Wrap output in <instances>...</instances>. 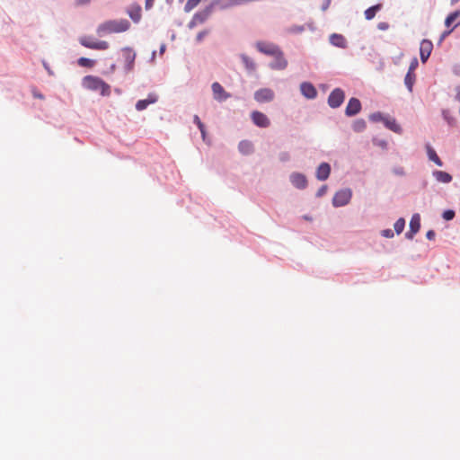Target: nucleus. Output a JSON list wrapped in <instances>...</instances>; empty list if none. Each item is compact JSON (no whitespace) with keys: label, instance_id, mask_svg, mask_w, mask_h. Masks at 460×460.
Here are the masks:
<instances>
[{"label":"nucleus","instance_id":"obj_2","mask_svg":"<svg viewBox=\"0 0 460 460\" xmlns=\"http://www.w3.org/2000/svg\"><path fill=\"white\" fill-rule=\"evenodd\" d=\"M120 51L124 60V73L128 74L132 72L135 67L137 53L133 48L128 46L122 48Z\"/></svg>","mask_w":460,"mask_h":460},{"label":"nucleus","instance_id":"obj_41","mask_svg":"<svg viewBox=\"0 0 460 460\" xmlns=\"http://www.w3.org/2000/svg\"><path fill=\"white\" fill-rule=\"evenodd\" d=\"M231 3H232V0H218V2L217 3V5H218L221 10H225V9L234 6V4H230Z\"/></svg>","mask_w":460,"mask_h":460},{"label":"nucleus","instance_id":"obj_37","mask_svg":"<svg viewBox=\"0 0 460 460\" xmlns=\"http://www.w3.org/2000/svg\"><path fill=\"white\" fill-rule=\"evenodd\" d=\"M442 218L445 220V221H451L455 218L456 217V211L454 209H451V208H447V209H445L443 212H442V215H441Z\"/></svg>","mask_w":460,"mask_h":460},{"label":"nucleus","instance_id":"obj_26","mask_svg":"<svg viewBox=\"0 0 460 460\" xmlns=\"http://www.w3.org/2000/svg\"><path fill=\"white\" fill-rule=\"evenodd\" d=\"M415 81H416V74L407 71V73L404 76V84L410 93H412V91H413V85L415 84Z\"/></svg>","mask_w":460,"mask_h":460},{"label":"nucleus","instance_id":"obj_14","mask_svg":"<svg viewBox=\"0 0 460 460\" xmlns=\"http://www.w3.org/2000/svg\"><path fill=\"white\" fill-rule=\"evenodd\" d=\"M274 60L269 64V66L272 70H283L287 68L288 63L284 57L283 51L280 49L278 54L272 56Z\"/></svg>","mask_w":460,"mask_h":460},{"label":"nucleus","instance_id":"obj_54","mask_svg":"<svg viewBox=\"0 0 460 460\" xmlns=\"http://www.w3.org/2000/svg\"><path fill=\"white\" fill-rule=\"evenodd\" d=\"M32 95H33L34 98H37V99H40V100H43L45 98V96L41 93H40V92H38L36 90L32 91Z\"/></svg>","mask_w":460,"mask_h":460},{"label":"nucleus","instance_id":"obj_35","mask_svg":"<svg viewBox=\"0 0 460 460\" xmlns=\"http://www.w3.org/2000/svg\"><path fill=\"white\" fill-rule=\"evenodd\" d=\"M372 143L375 146L381 147L383 150H387L388 142L385 139H381L376 137L372 138Z\"/></svg>","mask_w":460,"mask_h":460},{"label":"nucleus","instance_id":"obj_16","mask_svg":"<svg viewBox=\"0 0 460 460\" xmlns=\"http://www.w3.org/2000/svg\"><path fill=\"white\" fill-rule=\"evenodd\" d=\"M159 97L155 93H149L146 99L138 100L136 102L135 108L137 111H145L150 104L156 103Z\"/></svg>","mask_w":460,"mask_h":460},{"label":"nucleus","instance_id":"obj_6","mask_svg":"<svg viewBox=\"0 0 460 460\" xmlns=\"http://www.w3.org/2000/svg\"><path fill=\"white\" fill-rule=\"evenodd\" d=\"M217 2L218 0H211V2L208 5H206L202 10L196 12L193 14L192 18L199 24L204 23L212 14L215 6H217Z\"/></svg>","mask_w":460,"mask_h":460},{"label":"nucleus","instance_id":"obj_43","mask_svg":"<svg viewBox=\"0 0 460 460\" xmlns=\"http://www.w3.org/2000/svg\"><path fill=\"white\" fill-rule=\"evenodd\" d=\"M380 234H381V236H383L385 238L390 239V238H393L394 236V231H393L390 228H386V229H383L380 232Z\"/></svg>","mask_w":460,"mask_h":460},{"label":"nucleus","instance_id":"obj_27","mask_svg":"<svg viewBox=\"0 0 460 460\" xmlns=\"http://www.w3.org/2000/svg\"><path fill=\"white\" fill-rule=\"evenodd\" d=\"M433 43L430 40L424 39L420 42V53L431 55Z\"/></svg>","mask_w":460,"mask_h":460},{"label":"nucleus","instance_id":"obj_53","mask_svg":"<svg viewBox=\"0 0 460 460\" xmlns=\"http://www.w3.org/2000/svg\"><path fill=\"white\" fill-rule=\"evenodd\" d=\"M430 55L429 54H422V53H420V61L422 64H425L427 63V61L429 60Z\"/></svg>","mask_w":460,"mask_h":460},{"label":"nucleus","instance_id":"obj_4","mask_svg":"<svg viewBox=\"0 0 460 460\" xmlns=\"http://www.w3.org/2000/svg\"><path fill=\"white\" fill-rule=\"evenodd\" d=\"M345 92L340 87L334 88L327 98V103L332 109L340 108L345 101Z\"/></svg>","mask_w":460,"mask_h":460},{"label":"nucleus","instance_id":"obj_45","mask_svg":"<svg viewBox=\"0 0 460 460\" xmlns=\"http://www.w3.org/2000/svg\"><path fill=\"white\" fill-rule=\"evenodd\" d=\"M209 33V30H203L199 31L196 36V42L199 43L203 40V39Z\"/></svg>","mask_w":460,"mask_h":460},{"label":"nucleus","instance_id":"obj_21","mask_svg":"<svg viewBox=\"0 0 460 460\" xmlns=\"http://www.w3.org/2000/svg\"><path fill=\"white\" fill-rule=\"evenodd\" d=\"M425 148H426V152H427L429 160L433 162L438 166L442 167L444 164H443L442 160L439 158V156L438 155L436 150L431 146V145L429 143H427L425 145Z\"/></svg>","mask_w":460,"mask_h":460},{"label":"nucleus","instance_id":"obj_28","mask_svg":"<svg viewBox=\"0 0 460 460\" xmlns=\"http://www.w3.org/2000/svg\"><path fill=\"white\" fill-rule=\"evenodd\" d=\"M420 226V215L419 213H414L410 220L409 228L419 233Z\"/></svg>","mask_w":460,"mask_h":460},{"label":"nucleus","instance_id":"obj_13","mask_svg":"<svg viewBox=\"0 0 460 460\" xmlns=\"http://www.w3.org/2000/svg\"><path fill=\"white\" fill-rule=\"evenodd\" d=\"M102 78L95 75H85L82 79V86L91 91H98L102 83Z\"/></svg>","mask_w":460,"mask_h":460},{"label":"nucleus","instance_id":"obj_64","mask_svg":"<svg viewBox=\"0 0 460 460\" xmlns=\"http://www.w3.org/2000/svg\"><path fill=\"white\" fill-rule=\"evenodd\" d=\"M456 99L460 102V86H458L456 88Z\"/></svg>","mask_w":460,"mask_h":460},{"label":"nucleus","instance_id":"obj_55","mask_svg":"<svg viewBox=\"0 0 460 460\" xmlns=\"http://www.w3.org/2000/svg\"><path fill=\"white\" fill-rule=\"evenodd\" d=\"M394 172L397 175L403 176L405 174L402 167H396L394 169Z\"/></svg>","mask_w":460,"mask_h":460},{"label":"nucleus","instance_id":"obj_46","mask_svg":"<svg viewBox=\"0 0 460 460\" xmlns=\"http://www.w3.org/2000/svg\"><path fill=\"white\" fill-rule=\"evenodd\" d=\"M279 161L282 163L288 162L290 160V155L288 152H280L279 155Z\"/></svg>","mask_w":460,"mask_h":460},{"label":"nucleus","instance_id":"obj_44","mask_svg":"<svg viewBox=\"0 0 460 460\" xmlns=\"http://www.w3.org/2000/svg\"><path fill=\"white\" fill-rule=\"evenodd\" d=\"M419 66V61L417 58H413L410 63L408 72L415 73L416 68Z\"/></svg>","mask_w":460,"mask_h":460},{"label":"nucleus","instance_id":"obj_18","mask_svg":"<svg viewBox=\"0 0 460 460\" xmlns=\"http://www.w3.org/2000/svg\"><path fill=\"white\" fill-rule=\"evenodd\" d=\"M331 172V164L327 162H323L316 168L315 177L318 181H324L330 177Z\"/></svg>","mask_w":460,"mask_h":460},{"label":"nucleus","instance_id":"obj_40","mask_svg":"<svg viewBox=\"0 0 460 460\" xmlns=\"http://www.w3.org/2000/svg\"><path fill=\"white\" fill-rule=\"evenodd\" d=\"M456 27H457V24H455V25H454L453 27H451V28H447V30H446V31H444L442 32V34L440 35V38H439L438 42V45H440V44L443 42V40H444L447 36H449V35L452 33V31H453Z\"/></svg>","mask_w":460,"mask_h":460},{"label":"nucleus","instance_id":"obj_47","mask_svg":"<svg viewBox=\"0 0 460 460\" xmlns=\"http://www.w3.org/2000/svg\"><path fill=\"white\" fill-rule=\"evenodd\" d=\"M327 189H328L327 185H325V184H324V185H322V186L318 189V190L316 191V193H315V197H316V198H322L323 196H324V195H325V193H326V191H327Z\"/></svg>","mask_w":460,"mask_h":460},{"label":"nucleus","instance_id":"obj_60","mask_svg":"<svg viewBox=\"0 0 460 460\" xmlns=\"http://www.w3.org/2000/svg\"><path fill=\"white\" fill-rule=\"evenodd\" d=\"M247 4V0H232V3L230 4H234V5H241V4Z\"/></svg>","mask_w":460,"mask_h":460},{"label":"nucleus","instance_id":"obj_38","mask_svg":"<svg viewBox=\"0 0 460 460\" xmlns=\"http://www.w3.org/2000/svg\"><path fill=\"white\" fill-rule=\"evenodd\" d=\"M201 0H188L184 5V12L190 13L192 9H194Z\"/></svg>","mask_w":460,"mask_h":460},{"label":"nucleus","instance_id":"obj_39","mask_svg":"<svg viewBox=\"0 0 460 460\" xmlns=\"http://www.w3.org/2000/svg\"><path fill=\"white\" fill-rule=\"evenodd\" d=\"M305 30V25L303 24V25H292L289 29H288V32L290 33H293V34H300L302 32H304Z\"/></svg>","mask_w":460,"mask_h":460},{"label":"nucleus","instance_id":"obj_20","mask_svg":"<svg viewBox=\"0 0 460 460\" xmlns=\"http://www.w3.org/2000/svg\"><path fill=\"white\" fill-rule=\"evenodd\" d=\"M329 41L334 47H337L340 49L348 48V41L342 34H340V33L331 34L330 38H329Z\"/></svg>","mask_w":460,"mask_h":460},{"label":"nucleus","instance_id":"obj_30","mask_svg":"<svg viewBox=\"0 0 460 460\" xmlns=\"http://www.w3.org/2000/svg\"><path fill=\"white\" fill-rule=\"evenodd\" d=\"M460 16V10H455L454 12L450 13L445 19V26L447 28H451L454 25H452L456 20Z\"/></svg>","mask_w":460,"mask_h":460},{"label":"nucleus","instance_id":"obj_36","mask_svg":"<svg viewBox=\"0 0 460 460\" xmlns=\"http://www.w3.org/2000/svg\"><path fill=\"white\" fill-rule=\"evenodd\" d=\"M102 96H109L111 94V86L105 81L102 80L99 90Z\"/></svg>","mask_w":460,"mask_h":460},{"label":"nucleus","instance_id":"obj_7","mask_svg":"<svg viewBox=\"0 0 460 460\" xmlns=\"http://www.w3.org/2000/svg\"><path fill=\"white\" fill-rule=\"evenodd\" d=\"M275 93L270 88H260L254 92L253 98L259 103L270 102L274 100Z\"/></svg>","mask_w":460,"mask_h":460},{"label":"nucleus","instance_id":"obj_15","mask_svg":"<svg viewBox=\"0 0 460 460\" xmlns=\"http://www.w3.org/2000/svg\"><path fill=\"white\" fill-rule=\"evenodd\" d=\"M301 94L307 100H314L317 97L318 92L311 82H303L300 84Z\"/></svg>","mask_w":460,"mask_h":460},{"label":"nucleus","instance_id":"obj_57","mask_svg":"<svg viewBox=\"0 0 460 460\" xmlns=\"http://www.w3.org/2000/svg\"><path fill=\"white\" fill-rule=\"evenodd\" d=\"M198 24H199V23H198V22H196L193 18H191V20L189 22V23H188V25H187V26H188V28H189L190 30H192V29H194Z\"/></svg>","mask_w":460,"mask_h":460},{"label":"nucleus","instance_id":"obj_49","mask_svg":"<svg viewBox=\"0 0 460 460\" xmlns=\"http://www.w3.org/2000/svg\"><path fill=\"white\" fill-rule=\"evenodd\" d=\"M390 27L389 23L386 22H380L378 24H377V29L380 30V31H386L388 30Z\"/></svg>","mask_w":460,"mask_h":460},{"label":"nucleus","instance_id":"obj_23","mask_svg":"<svg viewBox=\"0 0 460 460\" xmlns=\"http://www.w3.org/2000/svg\"><path fill=\"white\" fill-rule=\"evenodd\" d=\"M238 150L241 154L248 155L253 153L254 147L250 140H241L238 144Z\"/></svg>","mask_w":460,"mask_h":460},{"label":"nucleus","instance_id":"obj_1","mask_svg":"<svg viewBox=\"0 0 460 460\" xmlns=\"http://www.w3.org/2000/svg\"><path fill=\"white\" fill-rule=\"evenodd\" d=\"M131 24L127 19L109 20L97 27L98 35L103 33H121L129 30Z\"/></svg>","mask_w":460,"mask_h":460},{"label":"nucleus","instance_id":"obj_8","mask_svg":"<svg viewBox=\"0 0 460 460\" xmlns=\"http://www.w3.org/2000/svg\"><path fill=\"white\" fill-rule=\"evenodd\" d=\"M289 181L293 187L300 190L306 189L308 186L306 176L304 173L298 172L290 173Z\"/></svg>","mask_w":460,"mask_h":460},{"label":"nucleus","instance_id":"obj_11","mask_svg":"<svg viewBox=\"0 0 460 460\" xmlns=\"http://www.w3.org/2000/svg\"><path fill=\"white\" fill-rule=\"evenodd\" d=\"M251 119L255 126L261 128H266L270 125V120L267 115L259 111H252Z\"/></svg>","mask_w":460,"mask_h":460},{"label":"nucleus","instance_id":"obj_58","mask_svg":"<svg viewBox=\"0 0 460 460\" xmlns=\"http://www.w3.org/2000/svg\"><path fill=\"white\" fill-rule=\"evenodd\" d=\"M155 3V0H146L145 2V8L146 10H149L153 7Z\"/></svg>","mask_w":460,"mask_h":460},{"label":"nucleus","instance_id":"obj_29","mask_svg":"<svg viewBox=\"0 0 460 460\" xmlns=\"http://www.w3.org/2000/svg\"><path fill=\"white\" fill-rule=\"evenodd\" d=\"M367 128V123L364 119H357L353 121L351 128L356 133L363 132Z\"/></svg>","mask_w":460,"mask_h":460},{"label":"nucleus","instance_id":"obj_22","mask_svg":"<svg viewBox=\"0 0 460 460\" xmlns=\"http://www.w3.org/2000/svg\"><path fill=\"white\" fill-rule=\"evenodd\" d=\"M432 175L438 182L442 183H449L453 180L452 175L445 171L435 170L433 171Z\"/></svg>","mask_w":460,"mask_h":460},{"label":"nucleus","instance_id":"obj_62","mask_svg":"<svg viewBox=\"0 0 460 460\" xmlns=\"http://www.w3.org/2000/svg\"><path fill=\"white\" fill-rule=\"evenodd\" d=\"M166 50V45L164 43L161 44L159 48V54L163 55Z\"/></svg>","mask_w":460,"mask_h":460},{"label":"nucleus","instance_id":"obj_63","mask_svg":"<svg viewBox=\"0 0 460 460\" xmlns=\"http://www.w3.org/2000/svg\"><path fill=\"white\" fill-rule=\"evenodd\" d=\"M116 64L115 63H112L109 68V71L108 73H113L115 70H116Z\"/></svg>","mask_w":460,"mask_h":460},{"label":"nucleus","instance_id":"obj_31","mask_svg":"<svg viewBox=\"0 0 460 460\" xmlns=\"http://www.w3.org/2000/svg\"><path fill=\"white\" fill-rule=\"evenodd\" d=\"M76 62L79 66L87 67V68H92L96 64L95 59H92L89 58H85V57L79 58Z\"/></svg>","mask_w":460,"mask_h":460},{"label":"nucleus","instance_id":"obj_25","mask_svg":"<svg viewBox=\"0 0 460 460\" xmlns=\"http://www.w3.org/2000/svg\"><path fill=\"white\" fill-rule=\"evenodd\" d=\"M240 58L242 63L249 72H253L256 70V64L252 58L248 57L246 54H241Z\"/></svg>","mask_w":460,"mask_h":460},{"label":"nucleus","instance_id":"obj_42","mask_svg":"<svg viewBox=\"0 0 460 460\" xmlns=\"http://www.w3.org/2000/svg\"><path fill=\"white\" fill-rule=\"evenodd\" d=\"M442 117L449 125H453L455 123V119L452 116H450L449 111L447 110L442 111Z\"/></svg>","mask_w":460,"mask_h":460},{"label":"nucleus","instance_id":"obj_3","mask_svg":"<svg viewBox=\"0 0 460 460\" xmlns=\"http://www.w3.org/2000/svg\"><path fill=\"white\" fill-rule=\"evenodd\" d=\"M352 198V190L349 188H343L335 192L332 198V206L341 208L348 205Z\"/></svg>","mask_w":460,"mask_h":460},{"label":"nucleus","instance_id":"obj_9","mask_svg":"<svg viewBox=\"0 0 460 460\" xmlns=\"http://www.w3.org/2000/svg\"><path fill=\"white\" fill-rule=\"evenodd\" d=\"M257 50L267 56H274L281 49L278 45L270 42L257 41L255 44Z\"/></svg>","mask_w":460,"mask_h":460},{"label":"nucleus","instance_id":"obj_12","mask_svg":"<svg viewBox=\"0 0 460 460\" xmlns=\"http://www.w3.org/2000/svg\"><path fill=\"white\" fill-rule=\"evenodd\" d=\"M211 89L214 99L219 102H223L231 97V93L226 92L218 82H214Z\"/></svg>","mask_w":460,"mask_h":460},{"label":"nucleus","instance_id":"obj_24","mask_svg":"<svg viewBox=\"0 0 460 460\" xmlns=\"http://www.w3.org/2000/svg\"><path fill=\"white\" fill-rule=\"evenodd\" d=\"M383 8V4L378 3L374 5L369 6L364 12L365 19L370 21L375 18L377 12L381 11Z\"/></svg>","mask_w":460,"mask_h":460},{"label":"nucleus","instance_id":"obj_48","mask_svg":"<svg viewBox=\"0 0 460 460\" xmlns=\"http://www.w3.org/2000/svg\"><path fill=\"white\" fill-rule=\"evenodd\" d=\"M418 234L416 231H412V229H410L405 233V238L408 240H412L414 236Z\"/></svg>","mask_w":460,"mask_h":460},{"label":"nucleus","instance_id":"obj_10","mask_svg":"<svg viewBox=\"0 0 460 460\" xmlns=\"http://www.w3.org/2000/svg\"><path fill=\"white\" fill-rule=\"evenodd\" d=\"M361 110L362 104L360 100L357 97H351L349 99L344 113L347 117L350 118L358 115Z\"/></svg>","mask_w":460,"mask_h":460},{"label":"nucleus","instance_id":"obj_5","mask_svg":"<svg viewBox=\"0 0 460 460\" xmlns=\"http://www.w3.org/2000/svg\"><path fill=\"white\" fill-rule=\"evenodd\" d=\"M79 43L87 49H96V50H105L108 49L110 45L108 41L105 40H98L94 41L93 38L91 36H82L79 38Z\"/></svg>","mask_w":460,"mask_h":460},{"label":"nucleus","instance_id":"obj_19","mask_svg":"<svg viewBox=\"0 0 460 460\" xmlns=\"http://www.w3.org/2000/svg\"><path fill=\"white\" fill-rule=\"evenodd\" d=\"M383 124L386 128L390 129L394 133H402V128L397 123L396 119L394 117H391L388 114L385 116Z\"/></svg>","mask_w":460,"mask_h":460},{"label":"nucleus","instance_id":"obj_50","mask_svg":"<svg viewBox=\"0 0 460 460\" xmlns=\"http://www.w3.org/2000/svg\"><path fill=\"white\" fill-rule=\"evenodd\" d=\"M435 237H436V232L433 229H429V231H427L426 238L428 240L432 241L435 239Z\"/></svg>","mask_w":460,"mask_h":460},{"label":"nucleus","instance_id":"obj_59","mask_svg":"<svg viewBox=\"0 0 460 460\" xmlns=\"http://www.w3.org/2000/svg\"><path fill=\"white\" fill-rule=\"evenodd\" d=\"M43 66L49 75H54V72L51 70L49 65L46 61H43Z\"/></svg>","mask_w":460,"mask_h":460},{"label":"nucleus","instance_id":"obj_17","mask_svg":"<svg viewBox=\"0 0 460 460\" xmlns=\"http://www.w3.org/2000/svg\"><path fill=\"white\" fill-rule=\"evenodd\" d=\"M126 13L136 24L139 23L142 18V8L137 2L132 3L126 10Z\"/></svg>","mask_w":460,"mask_h":460},{"label":"nucleus","instance_id":"obj_51","mask_svg":"<svg viewBox=\"0 0 460 460\" xmlns=\"http://www.w3.org/2000/svg\"><path fill=\"white\" fill-rule=\"evenodd\" d=\"M90 2H91V0H75V4L76 6H82V5L89 4Z\"/></svg>","mask_w":460,"mask_h":460},{"label":"nucleus","instance_id":"obj_61","mask_svg":"<svg viewBox=\"0 0 460 460\" xmlns=\"http://www.w3.org/2000/svg\"><path fill=\"white\" fill-rule=\"evenodd\" d=\"M305 27H307L311 31H314L316 30V27L313 22H307L305 24Z\"/></svg>","mask_w":460,"mask_h":460},{"label":"nucleus","instance_id":"obj_34","mask_svg":"<svg viewBox=\"0 0 460 460\" xmlns=\"http://www.w3.org/2000/svg\"><path fill=\"white\" fill-rule=\"evenodd\" d=\"M385 114L381 111H376L369 115V120L372 122H384Z\"/></svg>","mask_w":460,"mask_h":460},{"label":"nucleus","instance_id":"obj_32","mask_svg":"<svg viewBox=\"0 0 460 460\" xmlns=\"http://www.w3.org/2000/svg\"><path fill=\"white\" fill-rule=\"evenodd\" d=\"M193 123L198 127L201 133V137L203 140L206 138V126L205 124L200 120L199 117L198 115L193 116Z\"/></svg>","mask_w":460,"mask_h":460},{"label":"nucleus","instance_id":"obj_56","mask_svg":"<svg viewBox=\"0 0 460 460\" xmlns=\"http://www.w3.org/2000/svg\"><path fill=\"white\" fill-rule=\"evenodd\" d=\"M452 71H453L454 75L459 76L460 75V64L454 65Z\"/></svg>","mask_w":460,"mask_h":460},{"label":"nucleus","instance_id":"obj_52","mask_svg":"<svg viewBox=\"0 0 460 460\" xmlns=\"http://www.w3.org/2000/svg\"><path fill=\"white\" fill-rule=\"evenodd\" d=\"M331 2H332V0H323L322 6H321L322 11H323V12L326 11L330 6Z\"/></svg>","mask_w":460,"mask_h":460},{"label":"nucleus","instance_id":"obj_33","mask_svg":"<svg viewBox=\"0 0 460 460\" xmlns=\"http://www.w3.org/2000/svg\"><path fill=\"white\" fill-rule=\"evenodd\" d=\"M405 224H406V222L403 217L398 218L394 225V233H396V234H402V231L404 230Z\"/></svg>","mask_w":460,"mask_h":460}]
</instances>
